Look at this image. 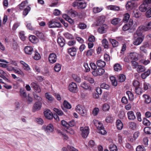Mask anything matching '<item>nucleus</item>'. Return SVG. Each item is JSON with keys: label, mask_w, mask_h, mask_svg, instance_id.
<instances>
[{"label": "nucleus", "mask_w": 151, "mask_h": 151, "mask_svg": "<svg viewBox=\"0 0 151 151\" xmlns=\"http://www.w3.org/2000/svg\"><path fill=\"white\" fill-rule=\"evenodd\" d=\"M133 24V20L132 19H130L128 23H127L124 24L122 27V30L124 31L129 30L130 32H132L134 30L132 25Z\"/></svg>", "instance_id": "obj_1"}, {"label": "nucleus", "mask_w": 151, "mask_h": 151, "mask_svg": "<svg viewBox=\"0 0 151 151\" xmlns=\"http://www.w3.org/2000/svg\"><path fill=\"white\" fill-rule=\"evenodd\" d=\"M137 6L136 2L130 1H128L125 5L126 9L128 11L134 9Z\"/></svg>", "instance_id": "obj_2"}, {"label": "nucleus", "mask_w": 151, "mask_h": 151, "mask_svg": "<svg viewBox=\"0 0 151 151\" xmlns=\"http://www.w3.org/2000/svg\"><path fill=\"white\" fill-rule=\"evenodd\" d=\"M76 111L82 116L86 115V111L83 106L78 105L76 106Z\"/></svg>", "instance_id": "obj_3"}, {"label": "nucleus", "mask_w": 151, "mask_h": 151, "mask_svg": "<svg viewBox=\"0 0 151 151\" xmlns=\"http://www.w3.org/2000/svg\"><path fill=\"white\" fill-rule=\"evenodd\" d=\"M68 90L71 92L76 93L78 91V89L76 84L74 82H72L69 85Z\"/></svg>", "instance_id": "obj_4"}, {"label": "nucleus", "mask_w": 151, "mask_h": 151, "mask_svg": "<svg viewBox=\"0 0 151 151\" xmlns=\"http://www.w3.org/2000/svg\"><path fill=\"white\" fill-rule=\"evenodd\" d=\"M80 129L82 137L84 138H86L88 137L89 133V128L88 127H81L80 128Z\"/></svg>", "instance_id": "obj_5"}, {"label": "nucleus", "mask_w": 151, "mask_h": 151, "mask_svg": "<svg viewBox=\"0 0 151 151\" xmlns=\"http://www.w3.org/2000/svg\"><path fill=\"white\" fill-rule=\"evenodd\" d=\"M48 26L50 28H60L61 27L60 22L56 21L54 19H52L49 22Z\"/></svg>", "instance_id": "obj_6"}, {"label": "nucleus", "mask_w": 151, "mask_h": 151, "mask_svg": "<svg viewBox=\"0 0 151 151\" xmlns=\"http://www.w3.org/2000/svg\"><path fill=\"white\" fill-rule=\"evenodd\" d=\"M104 69L101 68H99L94 70L92 72L93 75L94 76H102L105 73Z\"/></svg>", "instance_id": "obj_7"}, {"label": "nucleus", "mask_w": 151, "mask_h": 151, "mask_svg": "<svg viewBox=\"0 0 151 151\" xmlns=\"http://www.w3.org/2000/svg\"><path fill=\"white\" fill-rule=\"evenodd\" d=\"M42 129L44 130L47 132H52L54 129L53 125L51 124H48L47 126L44 125L42 127Z\"/></svg>", "instance_id": "obj_8"}, {"label": "nucleus", "mask_w": 151, "mask_h": 151, "mask_svg": "<svg viewBox=\"0 0 151 151\" xmlns=\"http://www.w3.org/2000/svg\"><path fill=\"white\" fill-rule=\"evenodd\" d=\"M149 44L147 42H144L143 45L140 47L139 49L142 52L147 53V50L149 48Z\"/></svg>", "instance_id": "obj_9"}, {"label": "nucleus", "mask_w": 151, "mask_h": 151, "mask_svg": "<svg viewBox=\"0 0 151 151\" xmlns=\"http://www.w3.org/2000/svg\"><path fill=\"white\" fill-rule=\"evenodd\" d=\"M49 61L51 63H55L57 61V57L55 54L54 53L50 54L48 57Z\"/></svg>", "instance_id": "obj_10"}, {"label": "nucleus", "mask_w": 151, "mask_h": 151, "mask_svg": "<svg viewBox=\"0 0 151 151\" xmlns=\"http://www.w3.org/2000/svg\"><path fill=\"white\" fill-rule=\"evenodd\" d=\"M144 30L142 27L140 26L137 29L136 32L134 34V36L137 35L139 37H143L144 38V36L142 34V31Z\"/></svg>", "instance_id": "obj_11"}, {"label": "nucleus", "mask_w": 151, "mask_h": 151, "mask_svg": "<svg viewBox=\"0 0 151 151\" xmlns=\"http://www.w3.org/2000/svg\"><path fill=\"white\" fill-rule=\"evenodd\" d=\"M42 104L40 101L36 102L34 104L33 108L34 112L40 110L42 107Z\"/></svg>", "instance_id": "obj_12"}, {"label": "nucleus", "mask_w": 151, "mask_h": 151, "mask_svg": "<svg viewBox=\"0 0 151 151\" xmlns=\"http://www.w3.org/2000/svg\"><path fill=\"white\" fill-rule=\"evenodd\" d=\"M44 114L45 117L49 119H51L53 117L52 114L49 109H47L44 111Z\"/></svg>", "instance_id": "obj_13"}, {"label": "nucleus", "mask_w": 151, "mask_h": 151, "mask_svg": "<svg viewBox=\"0 0 151 151\" xmlns=\"http://www.w3.org/2000/svg\"><path fill=\"white\" fill-rule=\"evenodd\" d=\"M107 28L108 26L106 24H103L99 28L98 32L101 34L105 33L106 31Z\"/></svg>", "instance_id": "obj_14"}, {"label": "nucleus", "mask_w": 151, "mask_h": 151, "mask_svg": "<svg viewBox=\"0 0 151 151\" xmlns=\"http://www.w3.org/2000/svg\"><path fill=\"white\" fill-rule=\"evenodd\" d=\"M31 86L36 92L39 93L41 91V89L39 85L35 82H32L31 83Z\"/></svg>", "instance_id": "obj_15"}, {"label": "nucleus", "mask_w": 151, "mask_h": 151, "mask_svg": "<svg viewBox=\"0 0 151 151\" xmlns=\"http://www.w3.org/2000/svg\"><path fill=\"white\" fill-rule=\"evenodd\" d=\"M128 119L130 120H133L136 119V116L132 111H128L127 113Z\"/></svg>", "instance_id": "obj_16"}, {"label": "nucleus", "mask_w": 151, "mask_h": 151, "mask_svg": "<svg viewBox=\"0 0 151 151\" xmlns=\"http://www.w3.org/2000/svg\"><path fill=\"white\" fill-rule=\"evenodd\" d=\"M68 53L72 56H75L76 54V49L75 47H72L68 50Z\"/></svg>", "instance_id": "obj_17"}, {"label": "nucleus", "mask_w": 151, "mask_h": 151, "mask_svg": "<svg viewBox=\"0 0 151 151\" xmlns=\"http://www.w3.org/2000/svg\"><path fill=\"white\" fill-rule=\"evenodd\" d=\"M12 70H13L15 73L19 74L22 76H24L23 72L21 70L17 68L15 69L14 68L10 66V71Z\"/></svg>", "instance_id": "obj_18"}, {"label": "nucleus", "mask_w": 151, "mask_h": 151, "mask_svg": "<svg viewBox=\"0 0 151 151\" xmlns=\"http://www.w3.org/2000/svg\"><path fill=\"white\" fill-rule=\"evenodd\" d=\"M93 123L98 129L99 130L101 128H104L102 124L99 121L96 120H94Z\"/></svg>", "instance_id": "obj_19"}, {"label": "nucleus", "mask_w": 151, "mask_h": 151, "mask_svg": "<svg viewBox=\"0 0 151 151\" xmlns=\"http://www.w3.org/2000/svg\"><path fill=\"white\" fill-rule=\"evenodd\" d=\"M34 34L36 35L39 38L42 40H44L45 39L44 35L42 32L38 31L35 30L34 32Z\"/></svg>", "instance_id": "obj_20"}, {"label": "nucleus", "mask_w": 151, "mask_h": 151, "mask_svg": "<svg viewBox=\"0 0 151 151\" xmlns=\"http://www.w3.org/2000/svg\"><path fill=\"white\" fill-rule=\"evenodd\" d=\"M80 86L85 89L88 90H91V87L86 82H84L81 83Z\"/></svg>", "instance_id": "obj_21"}, {"label": "nucleus", "mask_w": 151, "mask_h": 151, "mask_svg": "<svg viewBox=\"0 0 151 151\" xmlns=\"http://www.w3.org/2000/svg\"><path fill=\"white\" fill-rule=\"evenodd\" d=\"M33 49L31 46H27L24 48L25 53L27 54L31 55L32 53Z\"/></svg>", "instance_id": "obj_22"}, {"label": "nucleus", "mask_w": 151, "mask_h": 151, "mask_svg": "<svg viewBox=\"0 0 151 151\" xmlns=\"http://www.w3.org/2000/svg\"><path fill=\"white\" fill-rule=\"evenodd\" d=\"M144 98V102L146 104H149L151 102V98L147 94H145L143 95Z\"/></svg>", "instance_id": "obj_23"}, {"label": "nucleus", "mask_w": 151, "mask_h": 151, "mask_svg": "<svg viewBox=\"0 0 151 151\" xmlns=\"http://www.w3.org/2000/svg\"><path fill=\"white\" fill-rule=\"evenodd\" d=\"M144 38L143 37H138L134 41L133 44L135 45H138L141 44Z\"/></svg>", "instance_id": "obj_24"}, {"label": "nucleus", "mask_w": 151, "mask_h": 151, "mask_svg": "<svg viewBox=\"0 0 151 151\" xmlns=\"http://www.w3.org/2000/svg\"><path fill=\"white\" fill-rule=\"evenodd\" d=\"M138 54L135 52L130 53L129 54L131 59L135 60H138Z\"/></svg>", "instance_id": "obj_25"}, {"label": "nucleus", "mask_w": 151, "mask_h": 151, "mask_svg": "<svg viewBox=\"0 0 151 151\" xmlns=\"http://www.w3.org/2000/svg\"><path fill=\"white\" fill-rule=\"evenodd\" d=\"M151 70L149 69L147 70L143 73L141 75V77L143 79H145L147 76H148L151 73Z\"/></svg>", "instance_id": "obj_26"}, {"label": "nucleus", "mask_w": 151, "mask_h": 151, "mask_svg": "<svg viewBox=\"0 0 151 151\" xmlns=\"http://www.w3.org/2000/svg\"><path fill=\"white\" fill-rule=\"evenodd\" d=\"M57 42L58 44L61 47H63L65 45V40L62 37H59L58 39Z\"/></svg>", "instance_id": "obj_27"}, {"label": "nucleus", "mask_w": 151, "mask_h": 151, "mask_svg": "<svg viewBox=\"0 0 151 151\" xmlns=\"http://www.w3.org/2000/svg\"><path fill=\"white\" fill-rule=\"evenodd\" d=\"M72 77L74 80L77 83H80L81 81V79L78 75L73 74L72 75Z\"/></svg>", "instance_id": "obj_28"}, {"label": "nucleus", "mask_w": 151, "mask_h": 151, "mask_svg": "<svg viewBox=\"0 0 151 151\" xmlns=\"http://www.w3.org/2000/svg\"><path fill=\"white\" fill-rule=\"evenodd\" d=\"M130 15L128 13H126L124 14L122 20L123 22L126 23L130 20Z\"/></svg>", "instance_id": "obj_29"}, {"label": "nucleus", "mask_w": 151, "mask_h": 151, "mask_svg": "<svg viewBox=\"0 0 151 151\" xmlns=\"http://www.w3.org/2000/svg\"><path fill=\"white\" fill-rule=\"evenodd\" d=\"M116 125L117 128L119 130H121L123 127L122 123L120 120H117L116 122Z\"/></svg>", "instance_id": "obj_30"}, {"label": "nucleus", "mask_w": 151, "mask_h": 151, "mask_svg": "<svg viewBox=\"0 0 151 151\" xmlns=\"http://www.w3.org/2000/svg\"><path fill=\"white\" fill-rule=\"evenodd\" d=\"M105 17L104 16L99 17L97 18V24L99 25L104 23L105 21Z\"/></svg>", "instance_id": "obj_31"}, {"label": "nucleus", "mask_w": 151, "mask_h": 151, "mask_svg": "<svg viewBox=\"0 0 151 151\" xmlns=\"http://www.w3.org/2000/svg\"><path fill=\"white\" fill-rule=\"evenodd\" d=\"M96 64L98 67L103 68L105 66L106 63L104 61L100 60L97 61Z\"/></svg>", "instance_id": "obj_32"}, {"label": "nucleus", "mask_w": 151, "mask_h": 151, "mask_svg": "<svg viewBox=\"0 0 151 151\" xmlns=\"http://www.w3.org/2000/svg\"><path fill=\"white\" fill-rule=\"evenodd\" d=\"M29 41L33 43H36L38 41V39L34 35H31L29 37Z\"/></svg>", "instance_id": "obj_33"}, {"label": "nucleus", "mask_w": 151, "mask_h": 151, "mask_svg": "<svg viewBox=\"0 0 151 151\" xmlns=\"http://www.w3.org/2000/svg\"><path fill=\"white\" fill-rule=\"evenodd\" d=\"M148 8V6H147L143 3L140 6L139 9L142 12H145L147 9Z\"/></svg>", "instance_id": "obj_34"}, {"label": "nucleus", "mask_w": 151, "mask_h": 151, "mask_svg": "<svg viewBox=\"0 0 151 151\" xmlns=\"http://www.w3.org/2000/svg\"><path fill=\"white\" fill-rule=\"evenodd\" d=\"M144 31H147L151 29V21L147 22L145 26H142Z\"/></svg>", "instance_id": "obj_35"}, {"label": "nucleus", "mask_w": 151, "mask_h": 151, "mask_svg": "<svg viewBox=\"0 0 151 151\" xmlns=\"http://www.w3.org/2000/svg\"><path fill=\"white\" fill-rule=\"evenodd\" d=\"M20 63L23 66V68L24 70L27 71H29L30 70V68L29 65L23 61H20Z\"/></svg>", "instance_id": "obj_36"}, {"label": "nucleus", "mask_w": 151, "mask_h": 151, "mask_svg": "<svg viewBox=\"0 0 151 151\" xmlns=\"http://www.w3.org/2000/svg\"><path fill=\"white\" fill-rule=\"evenodd\" d=\"M136 68V70L138 73L142 72L145 70V67L143 66L140 65H139Z\"/></svg>", "instance_id": "obj_37"}, {"label": "nucleus", "mask_w": 151, "mask_h": 151, "mask_svg": "<svg viewBox=\"0 0 151 151\" xmlns=\"http://www.w3.org/2000/svg\"><path fill=\"white\" fill-rule=\"evenodd\" d=\"M132 15L136 18H139L141 16V14L138 10H134L132 12Z\"/></svg>", "instance_id": "obj_38"}, {"label": "nucleus", "mask_w": 151, "mask_h": 151, "mask_svg": "<svg viewBox=\"0 0 151 151\" xmlns=\"http://www.w3.org/2000/svg\"><path fill=\"white\" fill-rule=\"evenodd\" d=\"M107 8L109 9L114 11H118L120 9L119 6L115 5H109L108 6Z\"/></svg>", "instance_id": "obj_39"}, {"label": "nucleus", "mask_w": 151, "mask_h": 151, "mask_svg": "<svg viewBox=\"0 0 151 151\" xmlns=\"http://www.w3.org/2000/svg\"><path fill=\"white\" fill-rule=\"evenodd\" d=\"M110 80L112 84L116 86L117 85V83L116 78L114 76H112L110 78Z\"/></svg>", "instance_id": "obj_40"}, {"label": "nucleus", "mask_w": 151, "mask_h": 151, "mask_svg": "<svg viewBox=\"0 0 151 151\" xmlns=\"http://www.w3.org/2000/svg\"><path fill=\"white\" fill-rule=\"evenodd\" d=\"M103 8L102 7H96L93 9V12L95 13H97L100 12L102 11Z\"/></svg>", "instance_id": "obj_41"}, {"label": "nucleus", "mask_w": 151, "mask_h": 151, "mask_svg": "<svg viewBox=\"0 0 151 151\" xmlns=\"http://www.w3.org/2000/svg\"><path fill=\"white\" fill-rule=\"evenodd\" d=\"M109 41L112 44L113 47H116L118 45V42L115 40L110 39Z\"/></svg>", "instance_id": "obj_42"}, {"label": "nucleus", "mask_w": 151, "mask_h": 151, "mask_svg": "<svg viewBox=\"0 0 151 151\" xmlns=\"http://www.w3.org/2000/svg\"><path fill=\"white\" fill-rule=\"evenodd\" d=\"M28 3V2L27 1L22 2L21 4L18 5L19 9L20 10L23 9L26 6V4H27Z\"/></svg>", "instance_id": "obj_43"}, {"label": "nucleus", "mask_w": 151, "mask_h": 151, "mask_svg": "<svg viewBox=\"0 0 151 151\" xmlns=\"http://www.w3.org/2000/svg\"><path fill=\"white\" fill-rule=\"evenodd\" d=\"M20 95L21 97L23 98H26L27 96L25 91L22 89H21L20 90Z\"/></svg>", "instance_id": "obj_44"}, {"label": "nucleus", "mask_w": 151, "mask_h": 151, "mask_svg": "<svg viewBox=\"0 0 151 151\" xmlns=\"http://www.w3.org/2000/svg\"><path fill=\"white\" fill-rule=\"evenodd\" d=\"M86 4L85 2H81L77 4V6L78 8L84 9L86 6Z\"/></svg>", "instance_id": "obj_45"}, {"label": "nucleus", "mask_w": 151, "mask_h": 151, "mask_svg": "<svg viewBox=\"0 0 151 151\" xmlns=\"http://www.w3.org/2000/svg\"><path fill=\"white\" fill-rule=\"evenodd\" d=\"M118 80L120 82H123L125 81L126 79L125 76L122 74H121L119 75L118 76Z\"/></svg>", "instance_id": "obj_46"}, {"label": "nucleus", "mask_w": 151, "mask_h": 151, "mask_svg": "<svg viewBox=\"0 0 151 151\" xmlns=\"http://www.w3.org/2000/svg\"><path fill=\"white\" fill-rule=\"evenodd\" d=\"M114 68L115 71H118L122 70V67L120 64H115L114 66Z\"/></svg>", "instance_id": "obj_47"}, {"label": "nucleus", "mask_w": 151, "mask_h": 151, "mask_svg": "<svg viewBox=\"0 0 151 151\" xmlns=\"http://www.w3.org/2000/svg\"><path fill=\"white\" fill-rule=\"evenodd\" d=\"M129 126L130 128L134 130L136 128L137 124L134 122H130L129 123Z\"/></svg>", "instance_id": "obj_48"}, {"label": "nucleus", "mask_w": 151, "mask_h": 151, "mask_svg": "<svg viewBox=\"0 0 151 151\" xmlns=\"http://www.w3.org/2000/svg\"><path fill=\"white\" fill-rule=\"evenodd\" d=\"M63 104L64 107L66 108L70 109L71 108V105L66 100L64 101Z\"/></svg>", "instance_id": "obj_49"}, {"label": "nucleus", "mask_w": 151, "mask_h": 151, "mask_svg": "<svg viewBox=\"0 0 151 151\" xmlns=\"http://www.w3.org/2000/svg\"><path fill=\"white\" fill-rule=\"evenodd\" d=\"M53 111L58 115L61 116L63 114V111L60 110H59L56 108L53 109Z\"/></svg>", "instance_id": "obj_50"}, {"label": "nucleus", "mask_w": 151, "mask_h": 151, "mask_svg": "<svg viewBox=\"0 0 151 151\" xmlns=\"http://www.w3.org/2000/svg\"><path fill=\"white\" fill-rule=\"evenodd\" d=\"M30 8L29 6H27L24 10L23 15L25 16H26L30 10Z\"/></svg>", "instance_id": "obj_51"}, {"label": "nucleus", "mask_w": 151, "mask_h": 151, "mask_svg": "<svg viewBox=\"0 0 151 151\" xmlns=\"http://www.w3.org/2000/svg\"><path fill=\"white\" fill-rule=\"evenodd\" d=\"M109 148L110 151H117V147L114 144H111L109 146Z\"/></svg>", "instance_id": "obj_52"}, {"label": "nucleus", "mask_w": 151, "mask_h": 151, "mask_svg": "<svg viewBox=\"0 0 151 151\" xmlns=\"http://www.w3.org/2000/svg\"><path fill=\"white\" fill-rule=\"evenodd\" d=\"M120 21L121 19L119 18H115L112 20L111 23L113 24L116 25Z\"/></svg>", "instance_id": "obj_53"}, {"label": "nucleus", "mask_w": 151, "mask_h": 151, "mask_svg": "<svg viewBox=\"0 0 151 151\" xmlns=\"http://www.w3.org/2000/svg\"><path fill=\"white\" fill-rule=\"evenodd\" d=\"M64 36L68 39H72L73 38V36L68 32H66L63 34Z\"/></svg>", "instance_id": "obj_54"}, {"label": "nucleus", "mask_w": 151, "mask_h": 151, "mask_svg": "<svg viewBox=\"0 0 151 151\" xmlns=\"http://www.w3.org/2000/svg\"><path fill=\"white\" fill-rule=\"evenodd\" d=\"M102 42L104 48H107L108 47V42L106 39L103 40Z\"/></svg>", "instance_id": "obj_55"}, {"label": "nucleus", "mask_w": 151, "mask_h": 151, "mask_svg": "<svg viewBox=\"0 0 151 151\" xmlns=\"http://www.w3.org/2000/svg\"><path fill=\"white\" fill-rule=\"evenodd\" d=\"M126 94L128 96L129 100L132 101L133 99L134 96L132 93L130 91H127L126 92Z\"/></svg>", "instance_id": "obj_56"}, {"label": "nucleus", "mask_w": 151, "mask_h": 151, "mask_svg": "<svg viewBox=\"0 0 151 151\" xmlns=\"http://www.w3.org/2000/svg\"><path fill=\"white\" fill-rule=\"evenodd\" d=\"M54 69L55 71L58 72L61 69V65L59 63H56L54 67Z\"/></svg>", "instance_id": "obj_57"}, {"label": "nucleus", "mask_w": 151, "mask_h": 151, "mask_svg": "<svg viewBox=\"0 0 151 151\" xmlns=\"http://www.w3.org/2000/svg\"><path fill=\"white\" fill-rule=\"evenodd\" d=\"M33 58L35 60H38L40 59L41 56L40 54L37 52L35 51Z\"/></svg>", "instance_id": "obj_58"}, {"label": "nucleus", "mask_w": 151, "mask_h": 151, "mask_svg": "<svg viewBox=\"0 0 151 151\" xmlns=\"http://www.w3.org/2000/svg\"><path fill=\"white\" fill-rule=\"evenodd\" d=\"M131 63L132 68L133 69L136 68L139 65L138 63L136 61H132Z\"/></svg>", "instance_id": "obj_59"}, {"label": "nucleus", "mask_w": 151, "mask_h": 151, "mask_svg": "<svg viewBox=\"0 0 151 151\" xmlns=\"http://www.w3.org/2000/svg\"><path fill=\"white\" fill-rule=\"evenodd\" d=\"M145 147L142 145H139L136 148V151H146Z\"/></svg>", "instance_id": "obj_60"}, {"label": "nucleus", "mask_w": 151, "mask_h": 151, "mask_svg": "<svg viewBox=\"0 0 151 151\" xmlns=\"http://www.w3.org/2000/svg\"><path fill=\"white\" fill-rule=\"evenodd\" d=\"M144 131L145 133L148 134H151V127H145Z\"/></svg>", "instance_id": "obj_61"}, {"label": "nucleus", "mask_w": 151, "mask_h": 151, "mask_svg": "<svg viewBox=\"0 0 151 151\" xmlns=\"http://www.w3.org/2000/svg\"><path fill=\"white\" fill-rule=\"evenodd\" d=\"M114 120V119L111 115H109L106 119V121L107 123L112 122Z\"/></svg>", "instance_id": "obj_62"}, {"label": "nucleus", "mask_w": 151, "mask_h": 151, "mask_svg": "<svg viewBox=\"0 0 151 151\" xmlns=\"http://www.w3.org/2000/svg\"><path fill=\"white\" fill-rule=\"evenodd\" d=\"M143 124L145 126H149L150 124V122L149 120L146 118H144L143 119Z\"/></svg>", "instance_id": "obj_63"}, {"label": "nucleus", "mask_w": 151, "mask_h": 151, "mask_svg": "<svg viewBox=\"0 0 151 151\" xmlns=\"http://www.w3.org/2000/svg\"><path fill=\"white\" fill-rule=\"evenodd\" d=\"M110 108L109 105L107 104H105L103 105L102 109L104 111H107L109 110Z\"/></svg>", "instance_id": "obj_64"}]
</instances>
